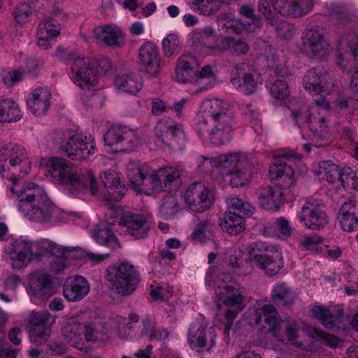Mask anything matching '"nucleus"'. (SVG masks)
I'll return each instance as SVG.
<instances>
[{
    "label": "nucleus",
    "instance_id": "1",
    "mask_svg": "<svg viewBox=\"0 0 358 358\" xmlns=\"http://www.w3.org/2000/svg\"><path fill=\"white\" fill-rule=\"evenodd\" d=\"M301 155L294 152H284L276 158V162L270 166L268 175L278 186L262 187L258 193L260 206L270 211H277L283 204L282 189H289L294 183L295 172L290 162L300 160Z\"/></svg>",
    "mask_w": 358,
    "mask_h": 358
},
{
    "label": "nucleus",
    "instance_id": "2",
    "mask_svg": "<svg viewBox=\"0 0 358 358\" xmlns=\"http://www.w3.org/2000/svg\"><path fill=\"white\" fill-rule=\"evenodd\" d=\"M43 165L46 169L45 175H50L54 182L70 186L77 190L89 188L92 194H96V178L91 170L78 173L71 169V162L56 157L44 159Z\"/></svg>",
    "mask_w": 358,
    "mask_h": 358
},
{
    "label": "nucleus",
    "instance_id": "3",
    "mask_svg": "<svg viewBox=\"0 0 358 358\" xmlns=\"http://www.w3.org/2000/svg\"><path fill=\"white\" fill-rule=\"evenodd\" d=\"M17 196L20 198L19 209L30 219L42 222L50 217V202L37 185L27 182Z\"/></svg>",
    "mask_w": 358,
    "mask_h": 358
},
{
    "label": "nucleus",
    "instance_id": "4",
    "mask_svg": "<svg viewBox=\"0 0 358 358\" xmlns=\"http://www.w3.org/2000/svg\"><path fill=\"white\" fill-rule=\"evenodd\" d=\"M248 254L252 265L264 270L268 275H275L283 266L281 253L265 243H252L248 248Z\"/></svg>",
    "mask_w": 358,
    "mask_h": 358
},
{
    "label": "nucleus",
    "instance_id": "5",
    "mask_svg": "<svg viewBox=\"0 0 358 358\" xmlns=\"http://www.w3.org/2000/svg\"><path fill=\"white\" fill-rule=\"evenodd\" d=\"M62 334L67 343L80 350L87 348L85 342L98 340L99 332L93 324H82L78 315L66 318L61 327Z\"/></svg>",
    "mask_w": 358,
    "mask_h": 358
},
{
    "label": "nucleus",
    "instance_id": "6",
    "mask_svg": "<svg viewBox=\"0 0 358 358\" xmlns=\"http://www.w3.org/2000/svg\"><path fill=\"white\" fill-rule=\"evenodd\" d=\"M110 69L111 62L107 57H102L98 60V68L95 71L85 57L75 59L71 66L74 82L83 89H90L95 85L99 76H104Z\"/></svg>",
    "mask_w": 358,
    "mask_h": 358
},
{
    "label": "nucleus",
    "instance_id": "7",
    "mask_svg": "<svg viewBox=\"0 0 358 358\" xmlns=\"http://www.w3.org/2000/svg\"><path fill=\"white\" fill-rule=\"evenodd\" d=\"M297 49L308 57L320 59L326 58L330 52V44L326 38L323 29L315 27L306 29L301 34Z\"/></svg>",
    "mask_w": 358,
    "mask_h": 358
},
{
    "label": "nucleus",
    "instance_id": "8",
    "mask_svg": "<svg viewBox=\"0 0 358 358\" xmlns=\"http://www.w3.org/2000/svg\"><path fill=\"white\" fill-rule=\"evenodd\" d=\"M140 282V275L127 260H120L113 266V289L121 296L131 295Z\"/></svg>",
    "mask_w": 358,
    "mask_h": 358
},
{
    "label": "nucleus",
    "instance_id": "9",
    "mask_svg": "<svg viewBox=\"0 0 358 358\" xmlns=\"http://www.w3.org/2000/svg\"><path fill=\"white\" fill-rule=\"evenodd\" d=\"M30 162L25 154L24 150L15 145H6L0 149V174L5 177L4 173L19 169L22 176L28 174L30 169Z\"/></svg>",
    "mask_w": 358,
    "mask_h": 358
},
{
    "label": "nucleus",
    "instance_id": "10",
    "mask_svg": "<svg viewBox=\"0 0 358 358\" xmlns=\"http://www.w3.org/2000/svg\"><path fill=\"white\" fill-rule=\"evenodd\" d=\"M117 224L127 227L136 238H145L150 230L144 215L133 214L121 206L113 205V226Z\"/></svg>",
    "mask_w": 358,
    "mask_h": 358
},
{
    "label": "nucleus",
    "instance_id": "11",
    "mask_svg": "<svg viewBox=\"0 0 358 358\" xmlns=\"http://www.w3.org/2000/svg\"><path fill=\"white\" fill-rule=\"evenodd\" d=\"M298 218L301 223L311 230L321 229L329 222L324 203L314 198H309L305 201Z\"/></svg>",
    "mask_w": 358,
    "mask_h": 358
},
{
    "label": "nucleus",
    "instance_id": "12",
    "mask_svg": "<svg viewBox=\"0 0 358 358\" xmlns=\"http://www.w3.org/2000/svg\"><path fill=\"white\" fill-rule=\"evenodd\" d=\"M336 64L342 69L358 66V34L348 31L338 39Z\"/></svg>",
    "mask_w": 358,
    "mask_h": 358
},
{
    "label": "nucleus",
    "instance_id": "13",
    "mask_svg": "<svg viewBox=\"0 0 358 358\" xmlns=\"http://www.w3.org/2000/svg\"><path fill=\"white\" fill-rule=\"evenodd\" d=\"M185 200L188 208L195 213L208 210L214 201V192L201 182H194L186 190Z\"/></svg>",
    "mask_w": 358,
    "mask_h": 358
},
{
    "label": "nucleus",
    "instance_id": "14",
    "mask_svg": "<svg viewBox=\"0 0 358 358\" xmlns=\"http://www.w3.org/2000/svg\"><path fill=\"white\" fill-rule=\"evenodd\" d=\"M232 120L210 121L207 117H201L197 123L199 135L209 134L210 142L215 145H223L229 142L231 137Z\"/></svg>",
    "mask_w": 358,
    "mask_h": 358
},
{
    "label": "nucleus",
    "instance_id": "15",
    "mask_svg": "<svg viewBox=\"0 0 358 358\" xmlns=\"http://www.w3.org/2000/svg\"><path fill=\"white\" fill-rule=\"evenodd\" d=\"M27 293L31 298L45 299L54 294L52 276L43 269H36L27 276Z\"/></svg>",
    "mask_w": 358,
    "mask_h": 358
},
{
    "label": "nucleus",
    "instance_id": "16",
    "mask_svg": "<svg viewBox=\"0 0 358 358\" xmlns=\"http://www.w3.org/2000/svg\"><path fill=\"white\" fill-rule=\"evenodd\" d=\"M303 82L305 89L314 94H329L334 90V80L320 68H312L307 71Z\"/></svg>",
    "mask_w": 358,
    "mask_h": 358
},
{
    "label": "nucleus",
    "instance_id": "17",
    "mask_svg": "<svg viewBox=\"0 0 358 358\" xmlns=\"http://www.w3.org/2000/svg\"><path fill=\"white\" fill-rule=\"evenodd\" d=\"M157 130L159 139L171 150L176 152L185 148L186 137L181 124L160 122Z\"/></svg>",
    "mask_w": 358,
    "mask_h": 358
},
{
    "label": "nucleus",
    "instance_id": "18",
    "mask_svg": "<svg viewBox=\"0 0 358 358\" xmlns=\"http://www.w3.org/2000/svg\"><path fill=\"white\" fill-rule=\"evenodd\" d=\"M55 320L52 315H32L27 324L31 341L38 345L44 344L50 336V327Z\"/></svg>",
    "mask_w": 358,
    "mask_h": 358
},
{
    "label": "nucleus",
    "instance_id": "19",
    "mask_svg": "<svg viewBox=\"0 0 358 358\" xmlns=\"http://www.w3.org/2000/svg\"><path fill=\"white\" fill-rule=\"evenodd\" d=\"M231 82L246 94H252L257 89V82L255 73L250 66L244 62L237 64L231 71Z\"/></svg>",
    "mask_w": 358,
    "mask_h": 358
},
{
    "label": "nucleus",
    "instance_id": "20",
    "mask_svg": "<svg viewBox=\"0 0 358 358\" xmlns=\"http://www.w3.org/2000/svg\"><path fill=\"white\" fill-rule=\"evenodd\" d=\"M202 163L208 162L212 166L221 168L222 175L229 176V173L241 169L247 165L246 158L243 155L239 153H229L222 155L214 158H207L201 157Z\"/></svg>",
    "mask_w": 358,
    "mask_h": 358
},
{
    "label": "nucleus",
    "instance_id": "21",
    "mask_svg": "<svg viewBox=\"0 0 358 358\" xmlns=\"http://www.w3.org/2000/svg\"><path fill=\"white\" fill-rule=\"evenodd\" d=\"M61 150L72 160L87 159L94 152V145L88 143L80 134L72 135L67 142L61 146Z\"/></svg>",
    "mask_w": 358,
    "mask_h": 358
},
{
    "label": "nucleus",
    "instance_id": "22",
    "mask_svg": "<svg viewBox=\"0 0 358 358\" xmlns=\"http://www.w3.org/2000/svg\"><path fill=\"white\" fill-rule=\"evenodd\" d=\"M207 324L194 323L192 325L188 336L191 348L195 350H209L215 344V334L210 329L206 335Z\"/></svg>",
    "mask_w": 358,
    "mask_h": 358
},
{
    "label": "nucleus",
    "instance_id": "23",
    "mask_svg": "<svg viewBox=\"0 0 358 358\" xmlns=\"http://www.w3.org/2000/svg\"><path fill=\"white\" fill-rule=\"evenodd\" d=\"M274 10L283 16L301 17L313 7V0H270Z\"/></svg>",
    "mask_w": 358,
    "mask_h": 358
},
{
    "label": "nucleus",
    "instance_id": "24",
    "mask_svg": "<svg viewBox=\"0 0 358 358\" xmlns=\"http://www.w3.org/2000/svg\"><path fill=\"white\" fill-rule=\"evenodd\" d=\"M138 56L141 64L145 71L157 76L161 69V57L158 48L152 42H147L139 48Z\"/></svg>",
    "mask_w": 358,
    "mask_h": 358
},
{
    "label": "nucleus",
    "instance_id": "25",
    "mask_svg": "<svg viewBox=\"0 0 358 358\" xmlns=\"http://www.w3.org/2000/svg\"><path fill=\"white\" fill-rule=\"evenodd\" d=\"M140 143L138 138L134 133L121 125H113V154L131 151L137 148Z\"/></svg>",
    "mask_w": 358,
    "mask_h": 358
},
{
    "label": "nucleus",
    "instance_id": "26",
    "mask_svg": "<svg viewBox=\"0 0 358 358\" xmlns=\"http://www.w3.org/2000/svg\"><path fill=\"white\" fill-rule=\"evenodd\" d=\"M90 292V286L87 280L80 275L73 279H68L63 287L64 297L71 301L83 299Z\"/></svg>",
    "mask_w": 358,
    "mask_h": 358
},
{
    "label": "nucleus",
    "instance_id": "27",
    "mask_svg": "<svg viewBox=\"0 0 358 358\" xmlns=\"http://www.w3.org/2000/svg\"><path fill=\"white\" fill-rule=\"evenodd\" d=\"M341 228L345 231L358 229V203L353 200L345 202L339 211Z\"/></svg>",
    "mask_w": 358,
    "mask_h": 358
},
{
    "label": "nucleus",
    "instance_id": "28",
    "mask_svg": "<svg viewBox=\"0 0 358 358\" xmlns=\"http://www.w3.org/2000/svg\"><path fill=\"white\" fill-rule=\"evenodd\" d=\"M113 85L119 92L136 95L143 87V82L134 73H117Z\"/></svg>",
    "mask_w": 358,
    "mask_h": 358
},
{
    "label": "nucleus",
    "instance_id": "29",
    "mask_svg": "<svg viewBox=\"0 0 358 358\" xmlns=\"http://www.w3.org/2000/svg\"><path fill=\"white\" fill-rule=\"evenodd\" d=\"M207 114L205 117L210 121H222V120H232L233 117L229 110V103L220 99L206 100L204 102ZM202 117H204L203 116Z\"/></svg>",
    "mask_w": 358,
    "mask_h": 358
},
{
    "label": "nucleus",
    "instance_id": "30",
    "mask_svg": "<svg viewBox=\"0 0 358 358\" xmlns=\"http://www.w3.org/2000/svg\"><path fill=\"white\" fill-rule=\"evenodd\" d=\"M220 302L226 307L225 313H239L245 308L243 293L238 288L231 289L229 292L223 296V298H219L215 301L218 308L220 306Z\"/></svg>",
    "mask_w": 358,
    "mask_h": 358
},
{
    "label": "nucleus",
    "instance_id": "31",
    "mask_svg": "<svg viewBox=\"0 0 358 358\" xmlns=\"http://www.w3.org/2000/svg\"><path fill=\"white\" fill-rule=\"evenodd\" d=\"M219 50L232 55L242 56L248 52L250 45L243 37L226 36L220 41Z\"/></svg>",
    "mask_w": 358,
    "mask_h": 358
},
{
    "label": "nucleus",
    "instance_id": "32",
    "mask_svg": "<svg viewBox=\"0 0 358 358\" xmlns=\"http://www.w3.org/2000/svg\"><path fill=\"white\" fill-rule=\"evenodd\" d=\"M50 96L47 89H37L32 94V98L27 100V105L34 114L43 115L49 108Z\"/></svg>",
    "mask_w": 358,
    "mask_h": 358
},
{
    "label": "nucleus",
    "instance_id": "33",
    "mask_svg": "<svg viewBox=\"0 0 358 358\" xmlns=\"http://www.w3.org/2000/svg\"><path fill=\"white\" fill-rule=\"evenodd\" d=\"M150 169L146 164H141L139 162H129L127 168V176L138 192L142 190V185Z\"/></svg>",
    "mask_w": 358,
    "mask_h": 358
},
{
    "label": "nucleus",
    "instance_id": "34",
    "mask_svg": "<svg viewBox=\"0 0 358 358\" xmlns=\"http://www.w3.org/2000/svg\"><path fill=\"white\" fill-rule=\"evenodd\" d=\"M219 29L223 34L231 36L232 34H241L243 31H251L249 21H242L240 19L231 18L224 16L219 20Z\"/></svg>",
    "mask_w": 358,
    "mask_h": 358
},
{
    "label": "nucleus",
    "instance_id": "35",
    "mask_svg": "<svg viewBox=\"0 0 358 358\" xmlns=\"http://www.w3.org/2000/svg\"><path fill=\"white\" fill-rule=\"evenodd\" d=\"M36 246L34 243L22 241L17 247L15 252V257H12L13 260V266L15 268H21L26 266L33 258L34 255V247Z\"/></svg>",
    "mask_w": 358,
    "mask_h": 358
},
{
    "label": "nucleus",
    "instance_id": "36",
    "mask_svg": "<svg viewBox=\"0 0 358 358\" xmlns=\"http://www.w3.org/2000/svg\"><path fill=\"white\" fill-rule=\"evenodd\" d=\"M294 298V292L285 282L278 283L273 289L271 299L278 307L289 306Z\"/></svg>",
    "mask_w": 358,
    "mask_h": 358
},
{
    "label": "nucleus",
    "instance_id": "37",
    "mask_svg": "<svg viewBox=\"0 0 358 358\" xmlns=\"http://www.w3.org/2000/svg\"><path fill=\"white\" fill-rule=\"evenodd\" d=\"M220 227L222 231L231 235H237L245 229V219L242 215L229 210L224 222L220 223Z\"/></svg>",
    "mask_w": 358,
    "mask_h": 358
},
{
    "label": "nucleus",
    "instance_id": "38",
    "mask_svg": "<svg viewBox=\"0 0 358 358\" xmlns=\"http://www.w3.org/2000/svg\"><path fill=\"white\" fill-rule=\"evenodd\" d=\"M317 109L314 107L310 109L305 103L300 104L298 107L291 108L292 117L299 127H310L313 116Z\"/></svg>",
    "mask_w": 358,
    "mask_h": 358
},
{
    "label": "nucleus",
    "instance_id": "39",
    "mask_svg": "<svg viewBox=\"0 0 358 358\" xmlns=\"http://www.w3.org/2000/svg\"><path fill=\"white\" fill-rule=\"evenodd\" d=\"M21 117L20 111L13 101L6 99L0 101V122H17Z\"/></svg>",
    "mask_w": 358,
    "mask_h": 358
},
{
    "label": "nucleus",
    "instance_id": "40",
    "mask_svg": "<svg viewBox=\"0 0 358 358\" xmlns=\"http://www.w3.org/2000/svg\"><path fill=\"white\" fill-rule=\"evenodd\" d=\"M277 229L285 236H289L292 232L289 220L284 217H280L275 222L268 224L264 227V234L268 236H278Z\"/></svg>",
    "mask_w": 358,
    "mask_h": 358
},
{
    "label": "nucleus",
    "instance_id": "41",
    "mask_svg": "<svg viewBox=\"0 0 358 358\" xmlns=\"http://www.w3.org/2000/svg\"><path fill=\"white\" fill-rule=\"evenodd\" d=\"M52 17H45L39 24L37 36L55 38L59 34V24L55 23Z\"/></svg>",
    "mask_w": 358,
    "mask_h": 358
},
{
    "label": "nucleus",
    "instance_id": "42",
    "mask_svg": "<svg viewBox=\"0 0 358 358\" xmlns=\"http://www.w3.org/2000/svg\"><path fill=\"white\" fill-rule=\"evenodd\" d=\"M231 277L229 273H222L219 274L215 279L213 287L217 299L223 298L231 289H236V287L230 285Z\"/></svg>",
    "mask_w": 358,
    "mask_h": 358
},
{
    "label": "nucleus",
    "instance_id": "43",
    "mask_svg": "<svg viewBox=\"0 0 358 358\" xmlns=\"http://www.w3.org/2000/svg\"><path fill=\"white\" fill-rule=\"evenodd\" d=\"M159 211L165 219L174 217L179 211V203L177 198L173 195H167L163 198Z\"/></svg>",
    "mask_w": 358,
    "mask_h": 358
},
{
    "label": "nucleus",
    "instance_id": "44",
    "mask_svg": "<svg viewBox=\"0 0 358 358\" xmlns=\"http://www.w3.org/2000/svg\"><path fill=\"white\" fill-rule=\"evenodd\" d=\"M309 129L316 137L325 138L328 136L326 120L323 115H321L320 111L316 110L313 120L310 122Z\"/></svg>",
    "mask_w": 358,
    "mask_h": 358
},
{
    "label": "nucleus",
    "instance_id": "45",
    "mask_svg": "<svg viewBox=\"0 0 358 358\" xmlns=\"http://www.w3.org/2000/svg\"><path fill=\"white\" fill-rule=\"evenodd\" d=\"M338 178L345 189L358 191V175L350 168L343 169Z\"/></svg>",
    "mask_w": 358,
    "mask_h": 358
},
{
    "label": "nucleus",
    "instance_id": "46",
    "mask_svg": "<svg viewBox=\"0 0 358 358\" xmlns=\"http://www.w3.org/2000/svg\"><path fill=\"white\" fill-rule=\"evenodd\" d=\"M227 178L225 180H227L232 187H241L245 185L250 178V173L248 168L246 166L237 169L229 174V176H224Z\"/></svg>",
    "mask_w": 358,
    "mask_h": 358
},
{
    "label": "nucleus",
    "instance_id": "47",
    "mask_svg": "<svg viewBox=\"0 0 358 358\" xmlns=\"http://www.w3.org/2000/svg\"><path fill=\"white\" fill-rule=\"evenodd\" d=\"M329 15L334 17L341 24H348L351 21L352 16L348 8L338 4H330L326 6Z\"/></svg>",
    "mask_w": 358,
    "mask_h": 358
},
{
    "label": "nucleus",
    "instance_id": "48",
    "mask_svg": "<svg viewBox=\"0 0 358 358\" xmlns=\"http://www.w3.org/2000/svg\"><path fill=\"white\" fill-rule=\"evenodd\" d=\"M93 33L94 34L96 42L101 45L110 47L112 45V25L104 24L102 26L96 27L94 29Z\"/></svg>",
    "mask_w": 358,
    "mask_h": 358
},
{
    "label": "nucleus",
    "instance_id": "49",
    "mask_svg": "<svg viewBox=\"0 0 358 358\" xmlns=\"http://www.w3.org/2000/svg\"><path fill=\"white\" fill-rule=\"evenodd\" d=\"M112 224L108 221L105 223L97 224L94 229L93 237L96 242L101 245H106L112 237Z\"/></svg>",
    "mask_w": 358,
    "mask_h": 358
},
{
    "label": "nucleus",
    "instance_id": "50",
    "mask_svg": "<svg viewBox=\"0 0 358 358\" xmlns=\"http://www.w3.org/2000/svg\"><path fill=\"white\" fill-rule=\"evenodd\" d=\"M150 187H152L155 192L165 191L167 188L163 183V177L161 176L159 169L157 170L156 173H152L151 171H150L149 175L147 176L142 185V190Z\"/></svg>",
    "mask_w": 358,
    "mask_h": 358
},
{
    "label": "nucleus",
    "instance_id": "51",
    "mask_svg": "<svg viewBox=\"0 0 358 358\" xmlns=\"http://www.w3.org/2000/svg\"><path fill=\"white\" fill-rule=\"evenodd\" d=\"M110 176V170L105 171L103 173H101L99 176L103 187V189H101V194L103 197V201L108 206L109 209H112L111 197L109 192V189L112 187V180Z\"/></svg>",
    "mask_w": 358,
    "mask_h": 358
},
{
    "label": "nucleus",
    "instance_id": "52",
    "mask_svg": "<svg viewBox=\"0 0 358 358\" xmlns=\"http://www.w3.org/2000/svg\"><path fill=\"white\" fill-rule=\"evenodd\" d=\"M215 225L208 220L200 221L192 234V238L199 242H204L206 238V233H211Z\"/></svg>",
    "mask_w": 358,
    "mask_h": 358
},
{
    "label": "nucleus",
    "instance_id": "53",
    "mask_svg": "<svg viewBox=\"0 0 358 358\" xmlns=\"http://www.w3.org/2000/svg\"><path fill=\"white\" fill-rule=\"evenodd\" d=\"M270 92L276 99H285L289 95V89L287 83L282 80H276L270 87Z\"/></svg>",
    "mask_w": 358,
    "mask_h": 358
},
{
    "label": "nucleus",
    "instance_id": "54",
    "mask_svg": "<svg viewBox=\"0 0 358 358\" xmlns=\"http://www.w3.org/2000/svg\"><path fill=\"white\" fill-rule=\"evenodd\" d=\"M343 315H315L316 318L327 329L341 328Z\"/></svg>",
    "mask_w": 358,
    "mask_h": 358
},
{
    "label": "nucleus",
    "instance_id": "55",
    "mask_svg": "<svg viewBox=\"0 0 358 358\" xmlns=\"http://www.w3.org/2000/svg\"><path fill=\"white\" fill-rule=\"evenodd\" d=\"M319 173L327 177L332 181L334 178L338 177L341 172L337 169V166L331 161H323L319 163Z\"/></svg>",
    "mask_w": 358,
    "mask_h": 358
},
{
    "label": "nucleus",
    "instance_id": "56",
    "mask_svg": "<svg viewBox=\"0 0 358 358\" xmlns=\"http://www.w3.org/2000/svg\"><path fill=\"white\" fill-rule=\"evenodd\" d=\"M278 35L282 38L289 39L294 35V26L285 20H279L277 17V22L274 24Z\"/></svg>",
    "mask_w": 358,
    "mask_h": 358
},
{
    "label": "nucleus",
    "instance_id": "57",
    "mask_svg": "<svg viewBox=\"0 0 358 358\" xmlns=\"http://www.w3.org/2000/svg\"><path fill=\"white\" fill-rule=\"evenodd\" d=\"M173 288L169 285L164 286H152L150 295L155 301H166L168 300L172 295Z\"/></svg>",
    "mask_w": 358,
    "mask_h": 358
},
{
    "label": "nucleus",
    "instance_id": "58",
    "mask_svg": "<svg viewBox=\"0 0 358 358\" xmlns=\"http://www.w3.org/2000/svg\"><path fill=\"white\" fill-rule=\"evenodd\" d=\"M180 44L179 38L178 36L173 34H169L163 40V50L166 57L172 56Z\"/></svg>",
    "mask_w": 358,
    "mask_h": 358
},
{
    "label": "nucleus",
    "instance_id": "59",
    "mask_svg": "<svg viewBox=\"0 0 358 358\" xmlns=\"http://www.w3.org/2000/svg\"><path fill=\"white\" fill-rule=\"evenodd\" d=\"M198 72L192 71L189 69H187L185 66L179 64L178 62L177 66L176 69V80L181 83L191 82L195 78Z\"/></svg>",
    "mask_w": 358,
    "mask_h": 358
},
{
    "label": "nucleus",
    "instance_id": "60",
    "mask_svg": "<svg viewBox=\"0 0 358 358\" xmlns=\"http://www.w3.org/2000/svg\"><path fill=\"white\" fill-rule=\"evenodd\" d=\"M196 5L201 12L206 15L215 13L222 4V0H197Z\"/></svg>",
    "mask_w": 358,
    "mask_h": 358
},
{
    "label": "nucleus",
    "instance_id": "61",
    "mask_svg": "<svg viewBox=\"0 0 358 358\" xmlns=\"http://www.w3.org/2000/svg\"><path fill=\"white\" fill-rule=\"evenodd\" d=\"M159 170L161 176L163 177V183L165 185V187L176 182L181 175L180 170L173 167H166Z\"/></svg>",
    "mask_w": 358,
    "mask_h": 358
},
{
    "label": "nucleus",
    "instance_id": "62",
    "mask_svg": "<svg viewBox=\"0 0 358 358\" xmlns=\"http://www.w3.org/2000/svg\"><path fill=\"white\" fill-rule=\"evenodd\" d=\"M241 255L240 252L234 251L233 254L229 255L228 266L231 270L239 275H246L248 272L243 271L242 268L243 261L241 259Z\"/></svg>",
    "mask_w": 358,
    "mask_h": 358
},
{
    "label": "nucleus",
    "instance_id": "63",
    "mask_svg": "<svg viewBox=\"0 0 358 358\" xmlns=\"http://www.w3.org/2000/svg\"><path fill=\"white\" fill-rule=\"evenodd\" d=\"M239 13L250 20V26L254 24L256 28H260L262 26L261 18L254 15V8L248 4L243 5L239 8Z\"/></svg>",
    "mask_w": 358,
    "mask_h": 358
},
{
    "label": "nucleus",
    "instance_id": "64",
    "mask_svg": "<svg viewBox=\"0 0 358 358\" xmlns=\"http://www.w3.org/2000/svg\"><path fill=\"white\" fill-rule=\"evenodd\" d=\"M257 8L259 12L262 13L271 25L273 26L276 23L277 16L271 11L270 4L267 0H259Z\"/></svg>",
    "mask_w": 358,
    "mask_h": 358
}]
</instances>
